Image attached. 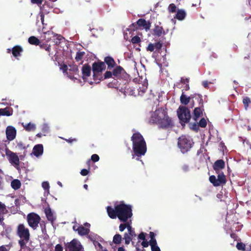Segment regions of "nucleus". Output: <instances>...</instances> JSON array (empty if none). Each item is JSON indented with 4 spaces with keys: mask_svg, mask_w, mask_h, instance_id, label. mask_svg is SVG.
<instances>
[{
    "mask_svg": "<svg viewBox=\"0 0 251 251\" xmlns=\"http://www.w3.org/2000/svg\"><path fill=\"white\" fill-rule=\"evenodd\" d=\"M63 247L60 244H57L55 247V251H63Z\"/></svg>",
    "mask_w": 251,
    "mask_h": 251,
    "instance_id": "nucleus-54",
    "label": "nucleus"
},
{
    "mask_svg": "<svg viewBox=\"0 0 251 251\" xmlns=\"http://www.w3.org/2000/svg\"><path fill=\"white\" fill-rule=\"evenodd\" d=\"M40 18V20L41 21V22L42 23V24L44 25V15L43 14V13L41 12L40 13L39 15Z\"/></svg>",
    "mask_w": 251,
    "mask_h": 251,
    "instance_id": "nucleus-61",
    "label": "nucleus"
},
{
    "mask_svg": "<svg viewBox=\"0 0 251 251\" xmlns=\"http://www.w3.org/2000/svg\"><path fill=\"white\" fill-rule=\"evenodd\" d=\"M6 154L9 157V161L10 163L15 167L19 166L20 160L16 153L8 151L6 152Z\"/></svg>",
    "mask_w": 251,
    "mask_h": 251,
    "instance_id": "nucleus-11",
    "label": "nucleus"
},
{
    "mask_svg": "<svg viewBox=\"0 0 251 251\" xmlns=\"http://www.w3.org/2000/svg\"><path fill=\"white\" fill-rule=\"evenodd\" d=\"M42 186L45 190V193H47V194H49V188H50V184L48 181H44L42 184Z\"/></svg>",
    "mask_w": 251,
    "mask_h": 251,
    "instance_id": "nucleus-36",
    "label": "nucleus"
},
{
    "mask_svg": "<svg viewBox=\"0 0 251 251\" xmlns=\"http://www.w3.org/2000/svg\"><path fill=\"white\" fill-rule=\"evenodd\" d=\"M137 24L140 27H143L144 29L147 31L150 29V25L147 22V21L142 19H140L137 21Z\"/></svg>",
    "mask_w": 251,
    "mask_h": 251,
    "instance_id": "nucleus-21",
    "label": "nucleus"
},
{
    "mask_svg": "<svg viewBox=\"0 0 251 251\" xmlns=\"http://www.w3.org/2000/svg\"><path fill=\"white\" fill-rule=\"evenodd\" d=\"M21 183L20 180L18 179H14L12 181L11 183V186L15 190L19 189L21 187Z\"/></svg>",
    "mask_w": 251,
    "mask_h": 251,
    "instance_id": "nucleus-30",
    "label": "nucleus"
},
{
    "mask_svg": "<svg viewBox=\"0 0 251 251\" xmlns=\"http://www.w3.org/2000/svg\"><path fill=\"white\" fill-rule=\"evenodd\" d=\"M141 245L143 248H147L150 245V241L148 242L147 240H144L141 243Z\"/></svg>",
    "mask_w": 251,
    "mask_h": 251,
    "instance_id": "nucleus-55",
    "label": "nucleus"
},
{
    "mask_svg": "<svg viewBox=\"0 0 251 251\" xmlns=\"http://www.w3.org/2000/svg\"><path fill=\"white\" fill-rule=\"evenodd\" d=\"M177 115L181 123H186L191 118L190 111L185 106H180L177 110Z\"/></svg>",
    "mask_w": 251,
    "mask_h": 251,
    "instance_id": "nucleus-6",
    "label": "nucleus"
},
{
    "mask_svg": "<svg viewBox=\"0 0 251 251\" xmlns=\"http://www.w3.org/2000/svg\"><path fill=\"white\" fill-rule=\"evenodd\" d=\"M89 231L90 230L88 228L84 227L82 226H80L77 233L79 235L83 236L88 234Z\"/></svg>",
    "mask_w": 251,
    "mask_h": 251,
    "instance_id": "nucleus-29",
    "label": "nucleus"
},
{
    "mask_svg": "<svg viewBox=\"0 0 251 251\" xmlns=\"http://www.w3.org/2000/svg\"><path fill=\"white\" fill-rule=\"evenodd\" d=\"M22 126L27 131H34L36 128L35 124L31 123H29L27 124H24V123H22Z\"/></svg>",
    "mask_w": 251,
    "mask_h": 251,
    "instance_id": "nucleus-25",
    "label": "nucleus"
},
{
    "mask_svg": "<svg viewBox=\"0 0 251 251\" xmlns=\"http://www.w3.org/2000/svg\"><path fill=\"white\" fill-rule=\"evenodd\" d=\"M50 127L48 124L44 123L41 126V129L44 136H46L50 131Z\"/></svg>",
    "mask_w": 251,
    "mask_h": 251,
    "instance_id": "nucleus-27",
    "label": "nucleus"
},
{
    "mask_svg": "<svg viewBox=\"0 0 251 251\" xmlns=\"http://www.w3.org/2000/svg\"><path fill=\"white\" fill-rule=\"evenodd\" d=\"M5 150L3 149L0 148V159L4 157Z\"/></svg>",
    "mask_w": 251,
    "mask_h": 251,
    "instance_id": "nucleus-60",
    "label": "nucleus"
},
{
    "mask_svg": "<svg viewBox=\"0 0 251 251\" xmlns=\"http://www.w3.org/2000/svg\"><path fill=\"white\" fill-rule=\"evenodd\" d=\"M243 103L244 104V106H245V108L246 109H247L248 106H249V103H251V100H250V99L249 98V97H245L243 99Z\"/></svg>",
    "mask_w": 251,
    "mask_h": 251,
    "instance_id": "nucleus-40",
    "label": "nucleus"
},
{
    "mask_svg": "<svg viewBox=\"0 0 251 251\" xmlns=\"http://www.w3.org/2000/svg\"><path fill=\"white\" fill-rule=\"evenodd\" d=\"M225 167V162L223 160H217L213 166L214 169L218 172V171L222 170Z\"/></svg>",
    "mask_w": 251,
    "mask_h": 251,
    "instance_id": "nucleus-18",
    "label": "nucleus"
},
{
    "mask_svg": "<svg viewBox=\"0 0 251 251\" xmlns=\"http://www.w3.org/2000/svg\"><path fill=\"white\" fill-rule=\"evenodd\" d=\"M84 55V52H77L75 56V59L77 61L81 60Z\"/></svg>",
    "mask_w": 251,
    "mask_h": 251,
    "instance_id": "nucleus-44",
    "label": "nucleus"
},
{
    "mask_svg": "<svg viewBox=\"0 0 251 251\" xmlns=\"http://www.w3.org/2000/svg\"><path fill=\"white\" fill-rule=\"evenodd\" d=\"M22 49L19 46H15L12 49V54L15 57L20 56Z\"/></svg>",
    "mask_w": 251,
    "mask_h": 251,
    "instance_id": "nucleus-28",
    "label": "nucleus"
},
{
    "mask_svg": "<svg viewBox=\"0 0 251 251\" xmlns=\"http://www.w3.org/2000/svg\"><path fill=\"white\" fill-rule=\"evenodd\" d=\"M43 146L42 144L35 145L32 151V153L36 157H39L43 154Z\"/></svg>",
    "mask_w": 251,
    "mask_h": 251,
    "instance_id": "nucleus-16",
    "label": "nucleus"
},
{
    "mask_svg": "<svg viewBox=\"0 0 251 251\" xmlns=\"http://www.w3.org/2000/svg\"><path fill=\"white\" fill-rule=\"evenodd\" d=\"M28 42L32 45H38L40 44L39 40L35 36H31L28 38Z\"/></svg>",
    "mask_w": 251,
    "mask_h": 251,
    "instance_id": "nucleus-33",
    "label": "nucleus"
},
{
    "mask_svg": "<svg viewBox=\"0 0 251 251\" xmlns=\"http://www.w3.org/2000/svg\"><path fill=\"white\" fill-rule=\"evenodd\" d=\"M9 248L8 246H1L0 247V251H8Z\"/></svg>",
    "mask_w": 251,
    "mask_h": 251,
    "instance_id": "nucleus-57",
    "label": "nucleus"
},
{
    "mask_svg": "<svg viewBox=\"0 0 251 251\" xmlns=\"http://www.w3.org/2000/svg\"><path fill=\"white\" fill-rule=\"evenodd\" d=\"M60 69L62 71V72L64 73H65L66 72V74L68 75V77L70 78L71 79L74 80V81L75 82V80H77V79L76 77H75L74 76H72L71 75H69L68 73L67 72L68 68L67 66L65 65L61 66L60 67Z\"/></svg>",
    "mask_w": 251,
    "mask_h": 251,
    "instance_id": "nucleus-32",
    "label": "nucleus"
},
{
    "mask_svg": "<svg viewBox=\"0 0 251 251\" xmlns=\"http://www.w3.org/2000/svg\"><path fill=\"white\" fill-rule=\"evenodd\" d=\"M122 71H123V68L120 66H118L114 69L113 73H112L113 75L115 76H117L120 74H121Z\"/></svg>",
    "mask_w": 251,
    "mask_h": 251,
    "instance_id": "nucleus-34",
    "label": "nucleus"
},
{
    "mask_svg": "<svg viewBox=\"0 0 251 251\" xmlns=\"http://www.w3.org/2000/svg\"><path fill=\"white\" fill-rule=\"evenodd\" d=\"M193 144L192 140L189 136L182 135L178 138V146L182 153L189 151Z\"/></svg>",
    "mask_w": 251,
    "mask_h": 251,
    "instance_id": "nucleus-5",
    "label": "nucleus"
},
{
    "mask_svg": "<svg viewBox=\"0 0 251 251\" xmlns=\"http://www.w3.org/2000/svg\"><path fill=\"white\" fill-rule=\"evenodd\" d=\"M149 122L157 124L161 127H168L171 125V120L168 116L166 110L160 108L151 113Z\"/></svg>",
    "mask_w": 251,
    "mask_h": 251,
    "instance_id": "nucleus-2",
    "label": "nucleus"
},
{
    "mask_svg": "<svg viewBox=\"0 0 251 251\" xmlns=\"http://www.w3.org/2000/svg\"><path fill=\"white\" fill-rule=\"evenodd\" d=\"M186 15V12L183 9H178L176 12L175 18L179 21L183 20Z\"/></svg>",
    "mask_w": 251,
    "mask_h": 251,
    "instance_id": "nucleus-22",
    "label": "nucleus"
},
{
    "mask_svg": "<svg viewBox=\"0 0 251 251\" xmlns=\"http://www.w3.org/2000/svg\"><path fill=\"white\" fill-rule=\"evenodd\" d=\"M88 173H89L88 170L83 169L81 171L80 174L83 176H85L87 175H88Z\"/></svg>",
    "mask_w": 251,
    "mask_h": 251,
    "instance_id": "nucleus-59",
    "label": "nucleus"
},
{
    "mask_svg": "<svg viewBox=\"0 0 251 251\" xmlns=\"http://www.w3.org/2000/svg\"><path fill=\"white\" fill-rule=\"evenodd\" d=\"M197 97L200 99V103H202V96L199 94H192L188 96L186 95L184 92L183 90H182V94L180 97V101L183 106H185L190 103V107L193 108L194 106L195 102L194 99Z\"/></svg>",
    "mask_w": 251,
    "mask_h": 251,
    "instance_id": "nucleus-4",
    "label": "nucleus"
},
{
    "mask_svg": "<svg viewBox=\"0 0 251 251\" xmlns=\"http://www.w3.org/2000/svg\"><path fill=\"white\" fill-rule=\"evenodd\" d=\"M217 178L215 176H211L209 177L210 182L213 184L214 186H219L222 184H225L226 182V176L223 173H218Z\"/></svg>",
    "mask_w": 251,
    "mask_h": 251,
    "instance_id": "nucleus-8",
    "label": "nucleus"
},
{
    "mask_svg": "<svg viewBox=\"0 0 251 251\" xmlns=\"http://www.w3.org/2000/svg\"><path fill=\"white\" fill-rule=\"evenodd\" d=\"M236 248L239 250H245V245L242 243H238L236 245Z\"/></svg>",
    "mask_w": 251,
    "mask_h": 251,
    "instance_id": "nucleus-46",
    "label": "nucleus"
},
{
    "mask_svg": "<svg viewBox=\"0 0 251 251\" xmlns=\"http://www.w3.org/2000/svg\"><path fill=\"white\" fill-rule=\"evenodd\" d=\"M28 240H25L23 239H21V240H20L19 242L21 248H24L25 246V244L28 242Z\"/></svg>",
    "mask_w": 251,
    "mask_h": 251,
    "instance_id": "nucleus-53",
    "label": "nucleus"
},
{
    "mask_svg": "<svg viewBox=\"0 0 251 251\" xmlns=\"http://www.w3.org/2000/svg\"><path fill=\"white\" fill-rule=\"evenodd\" d=\"M154 33L158 36H160L164 33L163 28L161 26L157 25L154 29Z\"/></svg>",
    "mask_w": 251,
    "mask_h": 251,
    "instance_id": "nucleus-31",
    "label": "nucleus"
},
{
    "mask_svg": "<svg viewBox=\"0 0 251 251\" xmlns=\"http://www.w3.org/2000/svg\"><path fill=\"white\" fill-rule=\"evenodd\" d=\"M53 34L52 31H48L47 32H43V34L41 35V38L43 40L48 42L51 39V36Z\"/></svg>",
    "mask_w": 251,
    "mask_h": 251,
    "instance_id": "nucleus-24",
    "label": "nucleus"
},
{
    "mask_svg": "<svg viewBox=\"0 0 251 251\" xmlns=\"http://www.w3.org/2000/svg\"><path fill=\"white\" fill-rule=\"evenodd\" d=\"M102 241V240H98L93 243L95 248L97 250H101L102 249V247L101 245L100 244V242Z\"/></svg>",
    "mask_w": 251,
    "mask_h": 251,
    "instance_id": "nucleus-43",
    "label": "nucleus"
},
{
    "mask_svg": "<svg viewBox=\"0 0 251 251\" xmlns=\"http://www.w3.org/2000/svg\"><path fill=\"white\" fill-rule=\"evenodd\" d=\"M7 210L4 204L0 201V214H4L7 213Z\"/></svg>",
    "mask_w": 251,
    "mask_h": 251,
    "instance_id": "nucleus-38",
    "label": "nucleus"
},
{
    "mask_svg": "<svg viewBox=\"0 0 251 251\" xmlns=\"http://www.w3.org/2000/svg\"><path fill=\"white\" fill-rule=\"evenodd\" d=\"M112 75L113 73L112 72L110 71H107L106 72L104 75L105 78H110L112 76Z\"/></svg>",
    "mask_w": 251,
    "mask_h": 251,
    "instance_id": "nucleus-58",
    "label": "nucleus"
},
{
    "mask_svg": "<svg viewBox=\"0 0 251 251\" xmlns=\"http://www.w3.org/2000/svg\"><path fill=\"white\" fill-rule=\"evenodd\" d=\"M105 68V64L103 62L94 63L93 64V71L94 76L97 73L101 72Z\"/></svg>",
    "mask_w": 251,
    "mask_h": 251,
    "instance_id": "nucleus-14",
    "label": "nucleus"
},
{
    "mask_svg": "<svg viewBox=\"0 0 251 251\" xmlns=\"http://www.w3.org/2000/svg\"><path fill=\"white\" fill-rule=\"evenodd\" d=\"M45 212L48 220L50 221L52 224H53V222L56 219V216L54 213L51 211L50 207L46 208Z\"/></svg>",
    "mask_w": 251,
    "mask_h": 251,
    "instance_id": "nucleus-15",
    "label": "nucleus"
},
{
    "mask_svg": "<svg viewBox=\"0 0 251 251\" xmlns=\"http://www.w3.org/2000/svg\"><path fill=\"white\" fill-rule=\"evenodd\" d=\"M149 235H150V237L151 238V239L150 240V244L154 243H156L157 241L155 238V234H154V233L153 232H150Z\"/></svg>",
    "mask_w": 251,
    "mask_h": 251,
    "instance_id": "nucleus-39",
    "label": "nucleus"
},
{
    "mask_svg": "<svg viewBox=\"0 0 251 251\" xmlns=\"http://www.w3.org/2000/svg\"><path fill=\"white\" fill-rule=\"evenodd\" d=\"M148 87V82L146 80H145L144 83L142 85V87H140L139 89L140 91H141L142 93H144Z\"/></svg>",
    "mask_w": 251,
    "mask_h": 251,
    "instance_id": "nucleus-42",
    "label": "nucleus"
},
{
    "mask_svg": "<svg viewBox=\"0 0 251 251\" xmlns=\"http://www.w3.org/2000/svg\"><path fill=\"white\" fill-rule=\"evenodd\" d=\"M127 224H130V223L127 222L126 224H122L119 226V230L120 231H123L126 228V225Z\"/></svg>",
    "mask_w": 251,
    "mask_h": 251,
    "instance_id": "nucleus-51",
    "label": "nucleus"
},
{
    "mask_svg": "<svg viewBox=\"0 0 251 251\" xmlns=\"http://www.w3.org/2000/svg\"><path fill=\"white\" fill-rule=\"evenodd\" d=\"M5 132L6 138L8 141H11L15 138L17 131L15 128L13 126H8L6 128Z\"/></svg>",
    "mask_w": 251,
    "mask_h": 251,
    "instance_id": "nucleus-12",
    "label": "nucleus"
},
{
    "mask_svg": "<svg viewBox=\"0 0 251 251\" xmlns=\"http://www.w3.org/2000/svg\"><path fill=\"white\" fill-rule=\"evenodd\" d=\"M17 147L20 150L25 149V145L22 142H19L17 143Z\"/></svg>",
    "mask_w": 251,
    "mask_h": 251,
    "instance_id": "nucleus-50",
    "label": "nucleus"
},
{
    "mask_svg": "<svg viewBox=\"0 0 251 251\" xmlns=\"http://www.w3.org/2000/svg\"><path fill=\"white\" fill-rule=\"evenodd\" d=\"M181 169L184 172L186 173L190 170V168L188 165L183 164L181 167Z\"/></svg>",
    "mask_w": 251,
    "mask_h": 251,
    "instance_id": "nucleus-49",
    "label": "nucleus"
},
{
    "mask_svg": "<svg viewBox=\"0 0 251 251\" xmlns=\"http://www.w3.org/2000/svg\"><path fill=\"white\" fill-rule=\"evenodd\" d=\"M87 237L92 242H93V243L98 240H102V239L100 236L93 232H91L88 235Z\"/></svg>",
    "mask_w": 251,
    "mask_h": 251,
    "instance_id": "nucleus-26",
    "label": "nucleus"
},
{
    "mask_svg": "<svg viewBox=\"0 0 251 251\" xmlns=\"http://www.w3.org/2000/svg\"><path fill=\"white\" fill-rule=\"evenodd\" d=\"M127 232L124 234L123 239L125 240V244L128 245L132 239L136 236L134 229L132 228L130 224H127L126 225Z\"/></svg>",
    "mask_w": 251,
    "mask_h": 251,
    "instance_id": "nucleus-9",
    "label": "nucleus"
},
{
    "mask_svg": "<svg viewBox=\"0 0 251 251\" xmlns=\"http://www.w3.org/2000/svg\"><path fill=\"white\" fill-rule=\"evenodd\" d=\"M17 233L19 236L25 240H29V232L27 228L23 224H20L18 227Z\"/></svg>",
    "mask_w": 251,
    "mask_h": 251,
    "instance_id": "nucleus-10",
    "label": "nucleus"
},
{
    "mask_svg": "<svg viewBox=\"0 0 251 251\" xmlns=\"http://www.w3.org/2000/svg\"><path fill=\"white\" fill-rule=\"evenodd\" d=\"M199 125L195 123L193 125H192V126L191 127V128L195 130H197L199 128Z\"/></svg>",
    "mask_w": 251,
    "mask_h": 251,
    "instance_id": "nucleus-62",
    "label": "nucleus"
},
{
    "mask_svg": "<svg viewBox=\"0 0 251 251\" xmlns=\"http://www.w3.org/2000/svg\"><path fill=\"white\" fill-rule=\"evenodd\" d=\"M104 62L107 65L109 69L113 68L116 65V63L114 59L110 56L105 57Z\"/></svg>",
    "mask_w": 251,
    "mask_h": 251,
    "instance_id": "nucleus-20",
    "label": "nucleus"
},
{
    "mask_svg": "<svg viewBox=\"0 0 251 251\" xmlns=\"http://www.w3.org/2000/svg\"><path fill=\"white\" fill-rule=\"evenodd\" d=\"M68 248L70 251H83L80 243L75 239L73 240L70 243Z\"/></svg>",
    "mask_w": 251,
    "mask_h": 251,
    "instance_id": "nucleus-13",
    "label": "nucleus"
},
{
    "mask_svg": "<svg viewBox=\"0 0 251 251\" xmlns=\"http://www.w3.org/2000/svg\"><path fill=\"white\" fill-rule=\"evenodd\" d=\"M80 226H78V225H74V226H73V228L74 230H75V231H77V232H78V230H79V229Z\"/></svg>",
    "mask_w": 251,
    "mask_h": 251,
    "instance_id": "nucleus-63",
    "label": "nucleus"
},
{
    "mask_svg": "<svg viewBox=\"0 0 251 251\" xmlns=\"http://www.w3.org/2000/svg\"><path fill=\"white\" fill-rule=\"evenodd\" d=\"M169 12L174 13L176 12V6L174 3H171L169 5L168 8Z\"/></svg>",
    "mask_w": 251,
    "mask_h": 251,
    "instance_id": "nucleus-41",
    "label": "nucleus"
},
{
    "mask_svg": "<svg viewBox=\"0 0 251 251\" xmlns=\"http://www.w3.org/2000/svg\"><path fill=\"white\" fill-rule=\"evenodd\" d=\"M13 110L10 107L0 109V116H9L12 114Z\"/></svg>",
    "mask_w": 251,
    "mask_h": 251,
    "instance_id": "nucleus-23",
    "label": "nucleus"
},
{
    "mask_svg": "<svg viewBox=\"0 0 251 251\" xmlns=\"http://www.w3.org/2000/svg\"><path fill=\"white\" fill-rule=\"evenodd\" d=\"M154 49H155L154 45L153 44L150 43L149 44V45L147 48V50L148 51L152 52L154 50Z\"/></svg>",
    "mask_w": 251,
    "mask_h": 251,
    "instance_id": "nucleus-48",
    "label": "nucleus"
},
{
    "mask_svg": "<svg viewBox=\"0 0 251 251\" xmlns=\"http://www.w3.org/2000/svg\"><path fill=\"white\" fill-rule=\"evenodd\" d=\"M140 42V38L137 36H134L131 39V42L133 44H137V43H139Z\"/></svg>",
    "mask_w": 251,
    "mask_h": 251,
    "instance_id": "nucleus-47",
    "label": "nucleus"
},
{
    "mask_svg": "<svg viewBox=\"0 0 251 251\" xmlns=\"http://www.w3.org/2000/svg\"><path fill=\"white\" fill-rule=\"evenodd\" d=\"M203 111V109L202 107H200L195 108L194 110L193 119L195 121H197V120L202 115Z\"/></svg>",
    "mask_w": 251,
    "mask_h": 251,
    "instance_id": "nucleus-19",
    "label": "nucleus"
},
{
    "mask_svg": "<svg viewBox=\"0 0 251 251\" xmlns=\"http://www.w3.org/2000/svg\"><path fill=\"white\" fill-rule=\"evenodd\" d=\"M206 124L207 123L206 120L204 118H202L199 123V126L201 127H205L206 126Z\"/></svg>",
    "mask_w": 251,
    "mask_h": 251,
    "instance_id": "nucleus-45",
    "label": "nucleus"
},
{
    "mask_svg": "<svg viewBox=\"0 0 251 251\" xmlns=\"http://www.w3.org/2000/svg\"><path fill=\"white\" fill-rule=\"evenodd\" d=\"M181 82L184 84H186V83H188L189 80L188 78H181Z\"/></svg>",
    "mask_w": 251,
    "mask_h": 251,
    "instance_id": "nucleus-64",
    "label": "nucleus"
},
{
    "mask_svg": "<svg viewBox=\"0 0 251 251\" xmlns=\"http://www.w3.org/2000/svg\"><path fill=\"white\" fill-rule=\"evenodd\" d=\"M138 238L143 241L145 240H146V233H145L144 232H141L138 235Z\"/></svg>",
    "mask_w": 251,
    "mask_h": 251,
    "instance_id": "nucleus-56",
    "label": "nucleus"
},
{
    "mask_svg": "<svg viewBox=\"0 0 251 251\" xmlns=\"http://www.w3.org/2000/svg\"><path fill=\"white\" fill-rule=\"evenodd\" d=\"M150 245L151 246V251H161L160 248L157 245V242L150 244Z\"/></svg>",
    "mask_w": 251,
    "mask_h": 251,
    "instance_id": "nucleus-37",
    "label": "nucleus"
},
{
    "mask_svg": "<svg viewBox=\"0 0 251 251\" xmlns=\"http://www.w3.org/2000/svg\"><path fill=\"white\" fill-rule=\"evenodd\" d=\"M122 236L120 234H116L114 235L113 239V242L116 244H120L122 241Z\"/></svg>",
    "mask_w": 251,
    "mask_h": 251,
    "instance_id": "nucleus-35",
    "label": "nucleus"
},
{
    "mask_svg": "<svg viewBox=\"0 0 251 251\" xmlns=\"http://www.w3.org/2000/svg\"><path fill=\"white\" fill-rule=\"evenodd\" d=\"M40 220V216L34 213L29 214L27 217L28 224L33 229H36L38 226Z\"/></svg>",
    "mask_w": 251,
    "mask_h": 251,
    "instance_id": "nucleus-7",
    "label": "nucleus"
},
{
    "mask_svg": "<svg viewBox=\"0 0 251 251\" xmlns=\"http://www.w3.org/2000/svg\"><path fill=\"white\" fill-rule=\"evenodd\" d=\"M91 67L87 65H84L82 68V77L85 80L86 77L90 76L91 74Z\"/></svg>",
    "mask_w": 251,
    "mask_h": 251,
    "instance_id": "nucleus-17",
    "label": "nucleus"
},
{
    "mask_svg": "<svg viewBox=\"0 0 251 251\" xmlns=\"http://www.w3.org/2000/svg\"><path fill=\"white\" fill-rule=\"evenodd\" d=\"M133 150L134 153L132 158L137 156L136 160H139V157L144 155L147 151V146L144 138L139 133H135L132 136Z\"/></svg>",
    "mask_w": 251,
    "mask_h": 251,
    "instance_id": "nucleus-3",
    "label": "nucleus"
},
{
    "mask_svg": "<svg viewBox=\"0 0 251 251\" xmlns=\"http://www.w3.org/2000/svg\"><path fill=\"white\" fill-rule=\"evenodd\" d=\"M107 212L108 216L112 219L118 217L121 221L125 222L132 215L131 206L121 203L116 205L115 209L107 206Z\"/></svg>",
    "mask_w": 251,
    "mask_h": 251,
    "instance_id": "nucleus-1",
    "label": "nucleus"
},
{
    "mask_svg": "<svg viewBox=\"0 0 251 251\" xmlns=\"http://www.w3.org/2000/svg\"><path fill=\"white\" fill-rule=\"evenodd\" d=\"M99 156L96 154H94L91 156V159L94 162L98 161L99 160Z\"/></svg>",
    "mask_w": 251,
    "mask_h": 251,
    "instance_id": "nucleus-52",
    "label": "nucleus"
}]
</instances>
